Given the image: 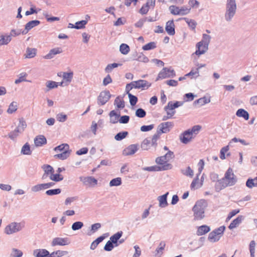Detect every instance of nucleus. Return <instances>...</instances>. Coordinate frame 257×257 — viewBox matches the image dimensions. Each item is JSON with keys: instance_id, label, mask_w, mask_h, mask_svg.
Segmentation results:
<instances>
[{"instance_id": "obj_1", "label": "nucleus", "mask_w": 257, "mask_h": 257, "mask_svg": "<svg viewBox=\"0 0 257 257\" xmlns=\"http://www.w3.org/2000/svg\"><path fill=\"white\" fill-rule=\"evenodd\" d=\"M237 181V178L233 173L232 169L229 168L225 173L224 177L217 180L214 186L215 191L219 192L227 187L232 186Z\"/></svg>"}, {"instance_id": "obj_2", "label": "nucleus", "mask_w": 257, "mask_h": 257, "mask_svg": "<svg viewBox=\"0 0 257 257\" xmlns=\"http://www.w3.org/2000/svg\"><path fill=\"white\" fill-rule=\"evenodd\" d=\"M208 206L207 201L201 199L197 201L192 208L194 220H201L205 217V210Z\"/></svg>"}, {"instance_id": "obj_3", "label": "nucleus", "mask_w": 257, "mask_h": 257, "mask_svg": "<svg viewBox=\"0 0 257 257\" xmlns=\"http://www.w3.org/2000/svg\"><path fill=\"white\" fill-rule=\"evenodd\" d=\"M210 39L211 36L210 35L205 34H203L202 41L196 44L197 49L195 52L196 55L199 56L203 54L207 51Z\"/></svg>"}, {"instance_id": "obj_4", "label": "nucleus", "mask_w": 257, "mask_h": 257, "mask_svg": "<svg viewBox=\"0 0 257 257\" xmlns=\"http://www.w3.org/2000/svg\"><path fill=\"white\" fill-rule=\"evenodd\" d=\"M201 129L200 125H194L191 129L185 131L180 136L181 141L185 144H188L193 138V134H197Z\"/></svg>"}, {"instance_id": "obj_5", "label": "nucleus", "mask_w": 257, "mask_h": 257, "mask_svg": "<svg viewBox=\"0 0 257 257\" xmlns=\"http://www.w3.org/2000/svg\"><path fill=\"white\" fill-rule=\"evenodd\" d=\"M236 11V4L235 0H227L226 11L224 15L225 19L227 22H230L235 14Z\"/></svg>"}, {"instance_id": "obj_6", "label": "nucleus", "mask_w": 257, "mask_h": 257, "mask_svg": "<svg viewBox=\"0 0 257 257\" xmlns=\"http://www.w3.org/2000/svg\"><path fill=\"white\" fill-rule=\"evenodd\" d=\"M174 157V153L171 151H169L165 155L157 157L156 159V162L157 164L162 166H165L166 165H170L168 170L172 169V165L168 162L172 158Z\"/></svg>"}, {"instance_id": "obj_7", "label": "nucleus", "mask_w": 257, "mask_h": 257, "mask_svg": "<svg viewBox=\"0 0 257 257\" xmlns=\"http://www.w3.org/2000/svg\"><path fill=\"white\" fill-rule=\"evenodd\" d=\"M111 97V94L108 90L101 91L97 97V104L98 105H104Z\"/></svg>"}, {"instance_id": "obj_8", "label": "nucleus", "mask_w": 257, "mask_h": 257, "mask_svg": "<svg viewBox=\"0 0 257 257\" xmlns=\"http://www.w3.org/2000/svg\"><path fill=\"white\" fill-rule=\"evenodd\" d=\"M22 228L20 223L12 222L7 225L5 228V233L7 234H11L20 231Z\"/></svg>"}, {"instance_id": "obj_9", "label": "nucleus", "mask_w": 257, "mask_h": 257, "mask_svg": "<svg viewBox=\"0 0 257 257\" xmlns=\"http://www.w3.org/2000/svg\"><path fill=\"white\" fill-rule=\"evenodd\" d=\"M175 76V72L173 69L164 68L159 73L156 81L160 79H164L168 77H173Z\"/></svg>"}, {"instance_id": "obj_10", "label": "nucleus", "mask_w": 257, "mask_h": 257, "mask_svg": "<svg viewBox=\"0 0 257 257\" xmlns=\"http://www.w3.org/2000/svg\"><path fill=\"white\" fill-rule=\"evenodd\" d=\"M173 123L170 121L161 123L158 127L157 132L160 135L163 133H167L170 132V129L173 127Z\"/></svg>"}, {"instance_id": "obj_11", "label": "nucleus", "mask_w": 257, "mask_h": 257, "mask_svg": "<svg viewBox=\"0 0 257 257\" xmlns=\"http://www.w3.org/2000/svg\"><path fill=\"white\" fill-rule=\"evenodd\" d=\"M70 243V239L67 238L55 237L54 238L51 242V246H55L56 245H66Z\"/></svg>"}, {"instance_id": "obj_12", "label": "nucleus", "mask_w": 257, "mask_h": 257, "mask_svg": "<svg viewBox=\"0 0 257 257\" xmlns=\"http://www.w3.org/2000/svg\"><path fill=\"white\" fill-rule=\"evenodd\" d=\"M80 180L83 182L84 185L94 186L97 184V180L92 176L79 177Z\"/></svg>"}, {"instance_id": "obj_13", "label": "nucleus", "mask_w": 257, "mask_h": 257, "mask_svg": "<svg viewBox=\"0 0 257 257\" xmlns=\"http://www.w3.org/2000/svg\"><path fill=\"white\" fill-rule=\"evenodd\" d=\"M42 169L43 170L44 173L42 176V180L46 179L48 177H50L53 173H54V170L53 168L50 165L45 164L42 166Z\"/></svg>"}, {"instance_id": "obj_14", "label": "nucleus", "mask_w": 257, "mask_h": 257, "mask_svg": "<svg viewBox=\"0 0 257 257\" xmlns=\"http://www.w3.org/2000/svg\"><path fill=\"white\" fill-rule=\"evenodd\" d=\"M139 145L133 144L128 146L123 150L122 154L124 156L134 154L139 149Z\"/></svg>"}, {"instance_id": "obj_15", "label": "nucleus", "mask_w": 257, "mask_h": 257, "mask_svg": "<svg viewBox=\"0 0 257 257\" xmlns=\"http://www.w3.org/2000/svg\"><path fill=\"white\" fill-rule=\"evenodd\" d=\"M40 24V21L39 20H32L29 22L25 25V29L23 30L22 34L26 35L30 30L37 26Z\"/></svg>"}, {"instance_id": "obj_16", "label": "nucleus", "mask_w": 257, "mask_h": 257, "mask_svg": "<svg viewBox=\"0 0 257 257\" xmlns=\"http://www.w3.org/2000/svg\"><path fill=\"white\" fill-rule=\"evenodd\" d=\"M170 165H166L165 166H158L157 165L151 166V167H147L143 168V170L145 171H147L149 172H155V171H161L164 170H168V168L170 167Z\"/></svg>"}, {"instance_id": "obj_17", "label": "nucleus", "mask_w": 257, "mask_h": 257, "mask_svg": "<svg viewBox=\"0 0 257 257\" xmlns=\"http://www.w3.org/2000/svg\"><path fill=\"white\" fill-rule=\"evenodd\" d=\"M133 82L135 85L134 88L137 89L144 88L145 87H147V88H148L151 86V83H149L145 80L143 79L133 81Z\"/></svg>"}, {"instance_id": "obj_18", "label": "nucleus", "mask_w": 257, "mask_h": 257, "mask_svg": "<svg viewBox=\"0 0 257 257\" xmlns=\"http://www.w3.org/2000/svg\"><path fill=\"white\" fill-rule=\"evenodd\" d=\"M165 30L170 36H173L175 34V25L173 20L169 21L167 22Z\"/></svg>"}, {"instance_id": "obj_19", "label": "nucleus", "mask_w": 257, "mask_h": 257, "mask_svg": "<svg viewBox=\"0 0 257 257\" xmlns=\"http://www.w3.org/2000/svg\"><path fill=\"white\" fill-rule=\"evenodd\" d=\"M62 52V50L61 48H55L50 50L49 52L45 55L44 58L46 59H51L58 54H60Z\"/></svg>"}, {"instance_id": "obj_20", "label": "nucleus", "mask_w": 257, "mask_h": 257, "mask_svg": "<svg viewBox=\"0 0 257 257\" xmlns=\"http://www.w3.org/2000/svg\"><path fill=\"white\" fill-rule=\"evenodd\" d=\"M35 257H49V252L46 249H36L33 251Z\"/></svg>"}, {"instance_id": "obj_21", "label": "nucleus", "mask_w": 257, "mask_h": 257, "mask_svg": "<svg viewBox=\"0 0 257 257\" xmlns=\"http://www.w3.org/2000/svg\"><path fill=\"white\" fill-rule=\"evenodd\" d=\"M34 143L36 147H41L47 143V139L44 136L39 135L35 138Z\"/></svg>"}, {"instance_id": "obj_22", "label": "nucleus", "mask_w": 257, "mask_h": 257, "mask_svg": "<svg viewBox=\"0 0 257 257\" xmlns=\"http://www.w3.org/2000/svg\"><path fill=\"white\" fill-rule=\"evenodd\" d=\"M244 218V216L242 215L238 216L236 218L232 221V222L230 223L228 228L230 229H232L236 227L237 226L239 225V224H240L241 223Z\"/></svg>"}, {"instance_id": "obj_23", "label": "nucleus", "mask_w": 257, "mask_h": 257, "mask_svg": "<svg viewBox=\"0 0 257 257\" xmlns=\"http://www.w3.org/2000/svg\"><path fill=\"white\" fill-rule=\"evenodd\" d=\"M169 194V192H167L165 194L159 196L158 200L159 202V206L161 208H164L168 206V203L167 202V196Z\"/></svg>"}, {"instance_id": "obj_24", "label": "nucleus", "mask_w": 257, "mask_h": 257, "mask_svg": "<svg viewBox=\"0 0 257 257\" xmlns=\"http://www.w3.org/2000/svg\"><path fill=\"white\" fill-rule=\"evenodd\" d=\"M210 230V228L207 225H203L199 226L197 228L196 234L198 236L204 235Z\"/></svg>"}, {"instance_id": "obj_25", "label": "nucleus", "mask_w": 257, "mask_h": 257, "mask_svg": "<svg viewBox=\"0 0 257 257\" xmlns=\"http://www.w3.org/2000/svg\"><path fill=\"white\" fill-rule=\"evenodd\" d=\"M122 231H120L114 234L110 237L109 240L115 245V246H117L118 245V241L122 236Z\"/></svg>"}, {"instance_id": "obj_26", "label": "nucleus", "mask_w": 257, "mask_h": 257, "mask_svg": "<svg viewBox=\"0 0 257 257\" xmlns=\"http://www.w3.org/2000/svg\"><path fill=\"white\" fill-rule=\"evenodd\" d=\"M109 115L110 117V122L111 123H116L119 121V117H120V114H117L115 110H111L109 113Z\"/></svg>"}, {"instance_id": "obj_27", "label": "nucleus", "mask_w": 257, "mask_h": 257, "mask_svg": "<svg viewBox=\"0 0 257 257\" xmlns=\"http://www.w3.org/2000/svg\"><path fill=\"white\" fill-rule=\"evenodd\" d=\"M11 40V35L0 34V46L8 45Z\"/></svg>"}, {"instance_id": "obj_28", "label": "nucleus", "mask_w": 257, "mask_h": 257, "mask_svg": "<svg viewBox=\"0 0 257 257\" xmlns=\"http://www.w3.org/2000/svg\"><path fill=\"white\" fill-rule=\"evenodd\" d=\"M70 153L71 151L66 150L61 153L55 155L54 157L55 158H57L62 160H64L69 157V156L70 155Z\"/></svg>"}, {"instance_id": "obj_29", "label": "nucleus", "mask_w": 257, "mask_h": 257, "mask_svg": "<svg viewBox=\"0 0 257 257\" xmlns=\"http://www.w3.org/2000/svg\"><path fill=\"white\" fill-rule=\"evenodd\" d=\"M236 115L238 117H243L245 120H248L249 119V114L248 112L242 108H240L237 110Z\"/></svg>"}, {"instance_id": "obj_30", "label": "nucleus", "mask_w": 257, "mask_h": 257, "mask_svg": "<svg viewBox=\"0 0 257 257\" xmlns=\"http://www.w3.org/2000/svg\"><path fill=\"white\" fill-rule=\"evenodd\" d=\"M36 54V49L35 48H27L26 53L25 54L26 58H32L34 57Z\"/></svg>"}, {"instance_id": "obj_31", "label": "nucleus", "mask_w": 257, "mask_h": 257, "mask_svg": "<svg viewBox=\"0 0 257 257\" xmlns=\"http://www.w3.org/2000/svg\"><path fill=\"white\" fill-rule=\"evenodd\" d=\"M182 19L185 20V21L187 23L188 26L192 30H194L195 29L197 23L192 19H189L187 18H183Z\"/></svg>"}, {"instance_id": "obj_32", "label": "nucleus", "mask_w": 257, "mask_h": 257, "mask_svg": "<svg viewBox=\"0 0 257 257\" xmlns=\"http://www.w3.org/2000/svg\"><path fill=\"white\" fill-rule=\"evenodd\" d=\"M184 102L183 101H176L173 103L172 101H169L168 103L167 107L169 108L170 107L171 109H174L178 107L182 106Z\"/></svg>"}, {"instance_id": "obj_33", "label": "nucleus", "mask_w": 257, "mask_h": 257, "mask_svg": "<svg viewBox=\"0 0 257 257\" xmlns=\"http://www.w3.org/2000/svg\"><path fill=\"white\" fill-rule=\"evenodd\" d=\"M68 253L67 251L57 250L53 251L51 253H49V257H61Z\"/></svg>"}, {"instance_id": "obj_34", "label": "nucleus", "mask_w": 257, "mask_h": 257, "mask_svg": "<svg viewBox=\"0 0 257 257\" xmlns=\"http://www.w3.org/2000/svg\"><path fill=\"white\" fill-rule=\"evenodd\" d=\"M21 153L26 155H30L32 154V151L30 150V146L28 143H26L23 146L21 150Z\"/></svg>"}, {"instance_id": "obj_35", "label": "nucleus", "mask_w": 257, "mask_h": 257, "mask_svg": "<svg viewBox=\"0 0 257 257\" xmlns=\"http://www.w3.org/2000/svg\"><path fill=\"white\" fill-rule=\"evenodd\" d=\"M208 240L211 242H215L218 241L220 239V236H217L214 231H211L209 233L208 237Z\"/></svg>"}, {"instance_id": "obj_36", "label": "nucleus", "mask_w": 257, "mask_h": 257, "mask_svg": "<svg viewBox=\"0 0 257 257\" xmlns=\"http://www.w3.org/2000/svg\"><path fill=\"white\" fill-rule=\"evenodd\" d=\"M46 189L44 183L37 184L31 188V191L33 192H37Z\"/></svg>"}, {"instance_id": "obj_37", "label": "nucleus", "mask_w": 257, "mask_h": 257, "mask_svg": "<svg viewBox=\"0 0 257 257\" xmlns=\"http://www.w3.org/2000/svg\"><path fill=\"white\" fill-rule=\"evenodd\" d=\"M50 179L53 181L54 182H59L63 180V177L62 175L57 173L54 174V173L52 174V175L50 176Z\"/></svg>"}, {"instance_id": "obj_38", "label": "nucleus", "mask_w": 257, "mask_h": 257, "mask_svg": "<svg viewBox=\"0 0 257 257\" xmlns=\"http://www.w3.org/2000/svg\"><path fill=\"white\" fill-rule=\"evenodd\" d=\"M130 50V47L126 44H121L119 47V51L123 55L128 54Z\"/></svg>"}, {"instance_id": "obj_39", "label": "nucleus", "mask_w": 257, "mask_h": 257, "mask_svg": "<svg viewBox=\"0 0 257 257\" xmlns=\"http://www.w3.org/2000/svg\"><path fill=\"white\" fill-rule=\"evenodd\" d=\"M181 173L186 176L191 178L193 177L194 175L193 170L189 167H187L185 170H181Z\"/></svg>"}, {"instance_id": "obj_40", "label": "nucleus", "mask_w": 257, "mask_h": 257, "mask_svg": "<svg viewBox=\"0 0 257 257\" xmlns=\"http://www.w3.org/2000/svg\"><path fill=\"white\" fill-rule=\"evenodd\" d=\"M128 134L126 131L119 132L115 136L114 139L116 141H121L124 139L128 135Z\"/></svg>"}, {"instance_id": "obj_41", "label": "nucleus", "mask_w": 257, "mask_h": 257, "mask_svg": "<svg viewBox=\"0 0 257 257\" xmlns=\"http://www.w3.org/2000/svg\"><path fill=\"white\" fill-rule=\"evenodd\" d=\"M114 104L116 105L118 108H123L124 107V102L123 100L120 99L119 96H117L114 100Z\"/></svg>"}, {"instance_id": "obj_42", "label": "nucleus", "mask_w": 257, "mask_h": 257, "mask_svg": "<svg viewBox=\"0 0 257 257\" xmlns=\"http://www.w3.org/2000/svg\"><path fill=\"white\" fill-rule=\"evenodd\" d=\"M121 179L120 177H117L112 179L109 182V186H118L121 184Z\"/></svg>"}, {"instance_id": "obj_43", "label": "nucleus", "mask_w": 257, "mask_h": 257, "mask_svg": "<svg viewBox=\"0 0 257 257\" xmlns=\"http://www.w3.org/2000/svg\"><path fill=\"white\" fill-rule=\"evenodd\" d=\"M157 47L156 43L155 42H150L146 45L143 46L142 49L144 50L148 51L152 49H154Z\"/></svg>"}, {"instance_id": "obj_44", "label": "nucleus", "mask_w": 257, "mask_h": 257, "mask_svg": "<svg viewBox=\"0 0 257 257\" xmlns=\"http://www.w3.org/2000/svg\"><path fill=\"white\" fill-rule=\"evenodd\" d=\"M58 82H56L55 81L50 80L48 81L46 84L47 87H48V89L46 91H48L51 89L57 88L58 86Z\"/></svg>"}, {"instance_id": "obj_45", "label": "nucleus", "mask_w": 257, "mask_h": 257, "mask_svg": "<svg viewBox=\"0 0 257 257\" xmlns=\"http://www.w3.org/2000/svg\"><path fill=\"white\" fill-rule=\"evenodd\" d=\"M160 134H159L158 132H157V133L154 134L152 137V138L151 139V145L154 147H156L157 146V141L159 139L160 137Z\"/></svg>"}, {"instance_id": "obj_46", "label": "nucleus", "mask_w": 257, "mask_h": 257, "mask_svg": "<svg viewBox=\"0 0 257 257\" xmlns=\"http://www.w3.org/2000/svg\"><path fill=\"white\" fill-rule=\"evenodd\" d=\"M69 146L67 144H62L54 149L55 151H59L60 152H64L65 150H69Z\"/></svg>"}, {"instance_id": "obj_47", "label": "nucleus", "mask_w": 257, "mask_h": 257, "mask_svg": "<svg viewBox=\"0 0 257 257\" xmlns=\"http://www.w3.org/2000/svg\"><path fill=\"white\" fill-rule=\"evenodd\" d=\"M135 60L144 63H147L149 62L148 58L143 53H140L138 54L137 58L135 59Z\"/></svg>"}, {"instance_id": "obj_48", "label": "nucleus", "mask_w": 257, "mask_h": 257, "mask_svg": "<svg viewBox=\"0 0 257 257\" xmlns=\"http://www.w3.org/2000/svg\"><path fill=\"white\" fill-rule=\"evenodd\" d=\"M61 190L59 188L48 190L46 191L45 194L48 196H53L60 194Z\"/></svg>"}, {"instance_id": "obj_49", "label": "nucleus", "mask_w": 257, "mask_h": 257, "mask_svg": "<svg viewBox=\"0 0 257 257\" xmlns=\"http://www.w3.org/2000/svg\"><path fill=\"white\" fill-rule=\"evenodd\" d=\"M120 65H121V64L116 63L108 64L105 68V71L106 73H109L112 70L113 68H116L118 66Z\"/></svg>"}, {"instance_id": "obj_50", "label": "nucleus", "mask_w": 257, "mask_h": 257, "mask_svg": "<svg viewBox=\"0 0 257 257\" xmlns=\"http://www.w3.org/2000/svg\"><path fill=\"white\" fill-rule=\"evenodd\" d=\"M17 109V102H12L9 105V108L7 110L8 113L12 114L15 112Z\"/></svg>"}, {"instance_id": "obj_51", "label": "nucleus", "mask_w": 257, "mask_h": 257, "mask_svg": "<svg viewBox=\"0 0 257 257\" xmlns=\"http://www.w3.org/2000/svg\"><path fill=\"white\" fill-rule=\"evenodd\" d=\"M83 225L84 224L82 222L76 221L73 223L71 228L73 230L75 231L81 229Z\"/></svg>"}, {"instance_id": "obj_52", "label": "nucleus", "mask_w": 257, "mask_h": 257, "mask_svg": "<svg viewBox=\"0 0 257 257\" xmlns=\"http://www.w3.org/2000/svg\"><path fill=\"white\" fill-rule=\"evenodd\" d=\"M255 241L254 240H251L249 243V251L250 254V257H255Z\"/></svg>"}, {"instance_id": "obj_53", "label": "nucleus", "mask_w": 257, "mask_h": 257, "mask_svg": "<svg viewBox=\"0 0 257 257\" xmlns=\"http://www.w3.org/2000/svg\"><path fill=\"white\" fill-rule=\"evenodd\" d=\"M11 255L13 257H21L23 255V252L18 249L13 248Z\"/></svg>"}, {"instance_id": "obj_54", "label": "nucleus", "mask_w": 257, "mask_h": 257, "mask_svg": "<svg viewBox=\"0 0 257 257\" xmlns=\"http://www.w3.org/2000/svg\"><path fill=\"white\" fill-rule=\"evenodd\" d=\"M128 97L130 99V102L132 106H134L136 104L138 101V98L137 96L133 95L130 93H128Z\"/></svg>"}, {"instance_id": "obj_55", "label": "nucleus", "mask_w": 257, "mask_h": 257, "mask_svg": "<svg viewBox=\"0 0 257 257\" xmlns=\"http://www.w3.org/2000/svg\"><path fill=\"white\" fill-rule=\"evenodd\" d=\"M151 144V139L149 138L145 139L141 144V148L144 150H147L149 149V146Z\"/></svg>"}, {"instance_id": "obj_56", "label": "nucleus", "mask_w": 257, "mask_h": 257, "mask_svg": "<svg viewBox=\"0 0 257 257\" xmlns=\"http://www.w3.org/2000/svg\"><path fill=\"white\" fill-rule=\"evenodd\" d=\"M87 23V20H82L77 22L75 23V29H81L85 27V25Z\"/></svg>"}, {"instance_id": "obj_57", "label": "nucleus", "mask_w": 257, "mask_h": 257, "mask_svg": "<svg viewBox=\"0 0 257 257\" xmlns=\"http://www.w3.org/2000/svg\"><path fill=\"white\" fill-rule=\"evenodd\" d=\"M199 175H200L197 174L196 178L193 180V181L191 184V185H190V187H191V189L195 190V189H197L198 188L200 187L202 185V184H201L200 186L196 187V185L198 183Z\"/></svg>"}, {"instance_id": "obj_58", "label": "nucleus", "mask_w": 257, "mask_h": 257, "mask_svg": "<svg viewBox=\"0 0 257 257\" xmlns=\"http://www.w3.org/2000/svg\"><path fill=\"white\" fill-rule=\"evenodd\" d=\"M146 115V112L143 108H138L136 111V115L138 117L143 118Z\"/></svg>"}, {"instance_id": "obj_59", "label": "nucleus", "mask_w": 257, "mask_h": 257, "mask_svg": "<svg viewBox=\"0 0 257 257\" xmlns=\"http://www.w3.org/2000/svg\"><path fill=\"white\" fill-rule=\"evenodd\" d=\"M225 229V227L224 226H221L213 230V231H214V232L217 236L220 237L223 234Z\"/></svg>"}, {"instance_id": "obj_60", "label": "nucleus", "mask_w": 257, "mask_h": 257, "mask_svg": "<svg viewBox=\"0 0 257 257\" xmlns=\"http://www.w3.org/2000/svg\"><path fill=\"white\" fill-rule=\"evenodd\" d=\"M169 10L171 14L174 15H180V8L175 6H171L169 7Z\"/></svg>"}, {"instance_id": "obj_61", "label": "nucleus", "mask_w": 257, "mask_h": 257, "mask_svg": "<svg viewBox=\"0 0 257 257\" xmlns=\"http://www.w3.org/2000/svg\"><path fill=\"white\" fill-rule=\"evenodd\" d=\"M73 73L70 72H64L63 74V78L64 79H66L67 81L70 82L73 78Z\"/></svg>"}, {"instance_id": "obj_62", "label": "nucleus", "mask_w": 257, "mask_h": 257, "mask_svg": "<svg viewBox=\"0 0 257 257\" xmlns=\"http://www.w3.org/2000/svg\"><path fill=\"white\" fill-rule=\"evenodd\" d=\"M115 247V245L111 242L110 240H108L104 246V249L107 251H110Z\"/></svg>"}, {"instance_id": "obj_63", "label": "nucleus", "mask_w": 257, "mask_h": 257, "mask_svg": "<svg viewBox=\"0 0 257 257\" xmlns=\"http://www.w3.org/2000/svg\"><path fill=\"white\" fill-rule=\"evenodd\" d=\"M56 118L57 120L59 122H63L66 120L67 116L66 114H64L62 113H60L56 115Z\"/></svg>"}, {"instance_id": "obj_64", "label": "nucleus", "mask_w": 257, "mask_h": 257, "mask_svg": "<svg viewBox=\"0 0 257 257\" xmlns=\"http://www.w3.org/2000/svg\"><path fill=\"white\" fill-rule=\"evenodd\" d=\"M228 150H229L228 146L224 147L221 149L220 152V158L221 160H224L225 159V153H226L228 151Z\"/></svg>"}]
</instances>
